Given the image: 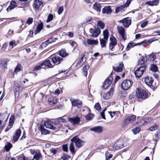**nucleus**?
<instances>
[{
    "label": "nucleus",
    "mask_w": 160,
    "mask_h": 160,
    "mask_svg": "<svg viewBox=\"0 0 160 160\" xmlns=\"http://www.w3.org/2000/svg\"><path fill=\"white\" fill-rule=\"evenodd\" d=\"M66 119L62 117L59 118L51 122L45 121L44 122V125L45 127L53 130H57L62 127V123L66 122Z\"/></svg>",
    "instance_id": "f257e3e1"
},
{
    "label": "nucleus",
    "mask_w": 160,
    "mask_h": 160,
    "mask_svg": "<svg viewBox=\"0 0 160 160\" xmlns=\"http://www.w3.org/2000/svg\"><path fill=\"white\" fill-rule=\"evenodd\" d=\"M146 91L141 88H137L136 90V96L138 98L145 99L148 97Z\"/></svg>",
    "instance_id": "f03ea898"
},
{
    "label": "nucleus",
    "mask_w": 160,
    "mask_h": 160,
    "mask_svg": "<svg viewBox=\"0 0 160 160\" xmlns=\"http://www.w3.org/2000/svg\"><path fill=\"white\" fill-rule=\"evenodd\" d=\"M103 38L100 39V44L102 48H105L109 35V33L107 29H105L103 31Z\"/></svg>",
    "instance_id": "7ed1b4c3"
},
{
    "label": "nucleus",
    "mask_w": 160,
    "mask_h": 160,
    "mask_svg": "<svg viewBox=\"0 0 160 160\" xmlns=\"http://www.w3.org/2000/svg\"><path fill=\"white\" fill-rule=\"evenodd\" d=\"M146 66L143 65L139 67L134 72L135 75L137 78H140L141 77L143 73L146 69Z\"/></svg>",
    "instance_id": "20e7f679"
},
{
    "label": "nucleus",
    "mask_w": 160,
    "mask_h": 160,
    "mask_svg": "<svg viewBox=\"0 0 160 160\" xmlns=\"http://www.w3.org/2000/svg\"><path fill=\"white\" fill-rule=\"evenodd\" d=\"M72 142H75L76 146L78 148L82 146L85 143V141L79 138L77 136L73 137L71 140Z\"/></svg>",
    "instance_id": "39448f33"
},
{
    "label": "nucleus",
    "mask_w": 160,
    "mask_h": 160,
    "mask_svg": "<svg viewBox=\"0 0 160 160\" xmlns=\"http://www.w3.org/2000/svg\"><path fill=\"white\" fill-rule=\"evenodd\" d=\"M132 82L129 80L124 81L121 84V88L124 90H128L132 85Z\"/></svg>",
    "instance_id": "423d86ee"
},
{
    "label": "nucleus",
    "mask_w": 160,
    "mask_h": 160,
    "mask_svg": "<svg viewBox=\"0 0 160 160\" xmlns=\"http://www.w3.org/2000/svg\"><path fill=\"white\" fill-rule=\"evenodd\" d=\"M14 92L15 93V97H18L19 95V92L22 90V88L20 87V85L17 82H14Z\"/></svg>",
    "instance_id": "0eeeda50"
},
{
    "label": "nucleus",
    "mask_w": 160,
    "mask_h": 160,
    "mask_svg": "<svg viewBox=\"0 0 160 160\" xmlns=\"http://www.w3.org/2000/svg\"><path fill=\"white\" fill-rule=\"evenodd\" d=\"M70 100L72 106L77 107L78 108H80L82 106V102L78 99H71Z\"/></svg>",
    "instance_id": "6e6552de"
},
{
    "label": "nucleus",
    "mask_w": 160,
    "mask_h": 160,
    "mask_svg": "<svg viewBox=\"0 0 160 160\" xmlns=\"http://www.w3.org/2000/svg\"><path fill=\"white\" fill-rule=\"evenodd\" d=\"M136 120V116L132 115L126 119L124 121V126H126L129 123H132Z\"/></svg>",
    "instance_id": "1a4fd4ad"
},
{
    "label": "nucleus",
    "mask_w": 160,
    "mask_h": 160,
    "mask_svg": "<svg viewBox=\"0 0 160 160\" xmlns=\"http://www.w3.org/2000/svg\"><path fill=\"white\" fill-rule=\"evenodd\" d=\"M131 19L129 17L124 18L119 21L120 22L122 23L123 26L126 28L128 27L131 25Z\"/></svg>",
    "instance_id": "9d476101"
},
{
    "label": "nucleus",
    "mask_w": 160,
    "mask_h": 160,
    "mask_svg": "<svg viewBox=\"0 0 160 160\" xmlns=\"http://www.w3.org/2000/svg\"><path fill=\"white\" fill-rule=\"evenodd\" d=\"M117 29L122 39L125 40L126 39V35L124 28L122 26H118Z\"/></svg>",
    "instance_id": "9b49d317"
},
{
    "label": "nucleus",
    "mask_w": 160,
    "mask_h": 160,
    "mask_svg": "<svg viewBox=\"0 0 160 160\" xmlns=\"http://www.w3.org/2000/svg\"><path fill=\"white\" fill-rule=\"evenodd\" d=\"M124 145L122 141L120 140L115 143L112 146L113 148L116 150L121 149L123 148Z\"/></svg>",
    "instance_id": "f8f14e48"
},
{
    "label": "nucleus",
    "mask_w": 160,
    "mask_h": 160,
    "mask_svg": "<svg viewBox=\"0 0 160 160\" xmlns=\"http://www.w3.org/2000/svg\"><path fill=\"white\" fill-rule=\"evenodd\" d=\"M68 121L73 125H77L79 123L81 120L78 117H74L72 118H69Z\"/></svg>",
    "instance_id": "ddd939ff"
},
{
    "label": "nucleus",
    "mask_w": 160,
    "mask_h": 160,
    "mask_svg": "<svg viewBox=\"0 0 160 160\" xmlns=\"http://www.w3.org/2000/svg\"><path fill=\"white\" fill-rule=\"evenodd\" d=\"M114 90V88H112L107 93L104 94L103 96L104 99L108 100L110 98L113 94Z\"/></svg>",
    "instance_id": "4468645a"
},
{
    "label": "nucleus",
    "mask_w": 160,
    "mask_h": 160,
    "mask_svg": "<svg viewBox=\"0 0 160 160\" xmlns=\"http://www.w3.org/2000/svg\"><path fill=\"white\" fill-rule=\"evenodd\" d=\"M62 60L63 59L58 56H55L52 58V62L56 65L59 64Z\"/></svg>",
    "instance_id": "2eb2a0df"
},
{
    "label": "nucleus",
    "mask_w": 160,
    "mask_h": 160,
    "mask_svg": "<svg viewBox=\"0 0 160 160\" xmlns=\"http://www.w3.org/2000/svg\"><path fill=\"white\" fill-rule=\"evenodd\" d=\"M8 61L7 59L0 58V67L1 68L5 69L7 68V62Z\"/></svg>",
    "instance_id": "dca6fc26"
},
{
    "label": "nucleus",
    "mask_w": 160,
    "mask_h": 160,
    "mask_svg": "<svg viewBox=\"0 0 160 160\" xmlns=\"http://www.w3.org/2000/svg\"><path fill=\"white\" fill-rule=\"evenodd\" d=\"M43 2L39 0H34L33 6L36 10H39V7L41 6Z\"/></svg>",
    "instance_id": "f3484780"
},
{
    "label": "nucleus",
    "mask_w": 160,
    "mask_h": 160,
    "mask_svg": "<svg viewBox=\"0 0 160 160\" xmlns=\"http://www.w3.org/2000/svg\"><path fill=\"white\" fill-rule=\"evenodd\" d=\"M112 76L109 77L107 79L103 85V88L104 89H106L110 86L112 83Z\"/></svg>",
    "instance_id": "a211bd4d"
},
{
    "label": "nucleus",
    "mask_w": 160,
    "mask_h": 160,
    "mask_svg": "<svg viewBox=\"0 0 160 160\" xmlns=\"http://www.w3.org/2000/svg\"><path fill=\"white\" fill-rule=\"evenodd\" d=\"M102 12L103 14H109L112 12V10L110 6H106L102 9Z\"/></svg>",
    "instance_id": "6ab92c4d"
},
{
    "label": "nucleus",
    "mask_w": 160,
    "mask_h": 160,
    "mask_svg": "<svg viewBox=\"0 0 160 160\" xmlns=\"http://www.w3.org/2000/svg\"><path fill=\"white\" fill-rule=\"evenodd\" d=\"M21 132V130L20 129H18L16 131L13 137V140L15 142L17 141L19 138Z\"/></svg>",
    "instance_id": "aec40b11"
},
{
    "label": "nucleus",
    "mask_w": 160,
    "mask_h": 160,
    "mask_svg": "<svg viewBox=\"0 0 160 160\" xmlns=\"http://www.w3.org/2000/svg\"><path fill=\"white\" fill-rule=\"evenodd\" d=\"M102 7L101 4L97 2H95L93 5V9L99 12L101 11Z\"/></svg>",
    "instance_id": "412c9836"
},
{
    "label": "nucleus",
    "mask_w": 160,
    "mask_h": 160,
    "mask_svg": "<svg viewBox=\"0 0 160 160\" xmlns=\"http://www.w3.org/2000/svg\"><path fill=\"white\" fill-rule=\"evenodd\" d=\"M123 67V64L122 62H121L118 66L113 67V69L116 72H120L122 71Z\"/></svg>",
    "instance_id": "4be33fe9"
},
{
    "label": "nucleus",
    "mask_w": 160,
    "mask_h": 160,
    "mask_svg": "<svg viewBox=\"0 0 160 160\" xmlns=\"http://www.w3.org/2000/svg\"><path fill=\"white\" fill-rule=\"evenodd\" d=\"M16 7V2L12 0L11 2L10 5L7 8V10L8 11H11Z\"/></svg>",
    "instance_id": "5701e85b"
},
{
    "label": "nucleus",
    "mask_w": 160,
    "mask_h": 160,
    "mask_svg": "<svg viewBox=\"0 0 160 160\" xmlns=\"http://www.w3.org/2000/svg\"><path fill=\"white\" fill-rule=\"evenodd\" d=\"M144 81L145 83L148 86H152L153 82V80L152 78L148 77H146L145 78Z\"/></svg>",
    "instance_id": "b1692460"
},
{
    "label": "nucleus",
    "mask_w": 160,
    "mask_h": 160,
    "mask_svg": "<svg viewBox=\"0 0 160 160\" xmlns=\"http://www.w3.org/2000/svg\"><path fill=\"white\" fill-rule=\"evenodd\" d=\"M90 130L93 131L94 132L99 133L102 131V128L100 126L95 127L93 128H91Z\"/></svg>",
    "instance_id": "393cba45"
},
{
    "label": "nucleus",
    "mask_w": 160,
    "mask_h": 160,
    "mask_svg": "<svg viewBox=\"0 0 160 160\" xmlns=\"http://www.w3.org/2000/svg\"><path fill=\"white\" fill-rule=\"evenodd\" d=\"M100 30L99 28L97 27H95L94 31L92 34L91 36L92 37H97L100 34Z\"/></svg>",
    "instance_id": "a878e982"
},
{
    "label": "nucleus",
    "mask_w": 160,
    "mask_h": 160,
    "mask_svg": "<svg viewBox=\"0 0 160 160\" xmlns=\"http://www.w3.org/2000/svg\"><path fill=\"white\" fill-rule=\"evenodd\" d=\"M39 130L42 134L46 135L50 133V131L43 128L42 125H41L39 127Z\"/></svg>",
    "instance_id": "bb28decb"
},
{
    "label": "nucleus",
    "mask_w": 160,
    "mask_h": 160,
    "mask_svg": "<svg viewBox=\"0 0 160 160\" xmlns=\"http://www.w3.org/2000/svg\"><path fill=\"white\" fill-rule=\"evenodd\" d=\"M159 3V0H153L151 1L147 2L146 3L149 5L152 6L157 5Z\"/></svg>",
    "instance_id": "cd10ccee"
},
{
    "label": "nucleus",
    "mask_w": 160,
    "mask_h": 160,
    "mask_svg": "<svg viewBox=\"0 0 160 160\" xmlns=\"http://www.w3.org/2000/svg\"><path fill=\"white\" fill-rule=\"evenodd\" d=\"M43 63V65H44L45 66H47L48 68H52L54 66V65H53L51 63L50 61L49 60H46Z\"/></svg>",
    "instance_id": "c85d7f7f"
},
{
    "label": "nucleus",
    "mask_w": 160,
    "mask_h": 160,
    "mask_svg": "<svg viewBox=\"0 0 160 160\" xmlns=\"http://www.w3.org/2000/svg\"><path fill=\"white\" fill-rule=\"evenodd\" d=\"M59 55L62 57H65L68 55V54L66 52V51L64 49H62L59 51Z\"/></svg>",
    "instance_id": "c756f323"
},
{
    "label": "nucleus",
    "mask_w": 160,
    "mask_h": 160,
    "mask_svg": "<svg viewBox=\"0 0 160 160\" xmlns=\"http://www.w3.org/2000/svg\"><path fill=\"white\" fill-rule=\"evenodd\" d=\"M110 43L113 45H116L117 44V40L112 35H111L110 37Z\"/></svg>",
    "instance_id": "7c9ffc66"
},
{
    "label": "nucleus",
    "mask_w": 160,
    "mask_h": 160,
    "mask_svg": "<svg viewBox=\"0 0 160 160\" xmlns=\"http://www.w3.org/2000/svg\"><path fill=\"white\" fill-rule=\"evenodd\" d=\"M138 121L137 122V124L139 126L146 125L144 118H141L139 120L138 119Z\"/></svg>",
    "instance_id": "2f4dec72"
},
{
    "label": "nucleus",
    "mask_w": 160,
    "mask_h": 160,
    "mask_svg": "<svg viewBox=\"0 0 160 160\" xmlns=\"http://www.w3.org/2000/svg\"><path fill=\"white\" fill-rule=\"evenodd\" d=\"M43 28V24L42 23L38 24L37 28L34 32L35 34H36L38 32H39Z\"/></svg>",
    "instance_id": "473e14b6"
},
{
    "label": "nucleus",
    "mask_w": 160,
    "mask_h": 160,
    "mask_svg": "<svg viewBox=\"0 0 160 160\" xmlns=\"http://www.w3.org/2000/svg\"><path fill=\"white\" fill-rule=\"evenodd\" d=\"M87 43L88 44H96L98 43V40H94L92 39H88L87 41Z\"/></svg>",
    "instance_id": "72a5a7b5"
},
{
    "label": "nucleus",
    "mask_w": 160,
    "mask_h": 160,
    "mask_svg": "<svg viewBox=\"0 0 160 160\" xmlns=\"http://www.w3.org/2000/svg\"><path fill=\"white\" fill-rule=\"evenodd\" d=\"M48 102L50 105L52 106L57 103V100L56 98H50L48 100Z\"/></svg>",
    "instance_id": "f704fd0d"
},
{
    "label": "nucleus",
    "mask_w": 160,
    "mask_h": 160,
    "mask_svg": "<svg viewBox=\"0 0 160 160\" xmlns=\"http://www.w3.org/2000/svg\"><path fill=\"white\" fill-rule=\"evenodd\" d=\"M12 145L10 142L6 143L4 146L5 150L7 152L9 151L12 148Z\"/></svg>",
    "instance_id": "c9c22d12"
},
{
    "label": "nucleus",
    "mask_w": 160,
    "mask_h": 160,
    "mask_svg": "<svg viewBox=\"0 0 160 160\" xmlns=\"http://www.w3.org/2000/svg\"><path fill=\"white\" fill-rule=\"evenodd\" d=\"M139 43H138L137 44L135 43L134 42H129L128 43L127 47V50H129L130 48L132 47H133L134 46L136 45H139Z\"/></svg>",
    "instance_id": "e433bc0d"
},
{
    "label": "nucleus",
    "mask_w": 160,
    "mask_h": 160,
    "mask_svg": "<svg viewBox=\"0 0 160 160\" xmlns=\"http://www.w3.org/2000/svg\"><path fill=\"white\" fill-rule=\"evenodd\" d=\"M145 58L144 57H142L140 58L138 60V64L141 66L143 65H146L145 64Z\"/></svg>",
    "instance_id": "4c0bfd02"
},
{
    "label": "nucleus",
    "mask_w": 160,
    "mask_h": 160,
    "mask_svg": "<svg viewBox=\"0 0 160 160\" xmlns=\"http://www.w3.org/2000/svg\"><path fill=\"white\" fill-rule=\"evenodd\" d=\"M125 8L123 5L117 7L115 9V13H118L119 12L121 11L123 9Z\"/></svg>",
    "instance_id": "58836bf2"
},
{
    "label": "nucleus",
    "mask_w": 160,
    "mask_h": 160,
    "mask_svg": "<svg viewBox=\"0 0 160 160\" xmlns=\"http://www.w3.org/2000/svg\"><path fill=\"white\" fill-rule=\"evenodd\" d=\"M150 69L154 72H157L158 70L157 66L154 64L151 65Z\"/></svg>",
    "instance_id": "ea45409f"
},
{
    "label": "nucleus",
    "mask_w": 160,
    "mask_h": 160,
    "mask_svg": "<svg viewBox=\"0 0 160 160\" xmlns=\"http://www.w3.org/2000/svg\"><path fill=\"white\" fill-rule=\"evenodd\" d=\"M17 45L16 41L14 40L11 41L9 43V48L12 49Z\"/></svg>",
    "instance_id": "a19ab883"
},
{
    "label": "nucleus",
    "mask_w": 160,
    "mask_h": 160,
    "mask_svg": "<svg viewBox=\"0 0 160 160\" xmlns=\"http://www.w3.org/2000/svg\"><path fill=\"white\" fill-rule=\"evenodd\" d=\"M14 122V117L13 115H12L10 118L9 123V126H12Z\"/></svg>",
    "instance_id": "79ce46f5"
},
{
    "label": "nucleus",
    "mask_w": 160,
    "mask_h": 160,
    "mask_svg": "<svg viewBox=\"0 0 160 160\" xmlns=\"http://www.w3.org/2000/svg\"><path fill=\"white\" fill-rule=\"evenodd\" d=\"M41 154L40 152H36L35 155L33 156V159L36 160H39L41 157Z\"/></svg>",
    "instance_id": "37998d69"
},
{
    "label": "nucleus",
    "mask_w": 160,
    "mask_h": 160,
    "mask_svg": "<svg viewBox=\"0 0 160 160\" xmlns=\"http://www.w3.org/2000/svg\"><path fill=\"white\" fill-rule=\"evenodd\" d=\"M94 116V114L92 113H90L85 117V118L87 121L91 120Z\"/></svg>",
    "instance_id": "c03bdc74"
},
{
    "label": "nucleus",
    "mask_w": 160,
    "mask_h": 160,
    "mask_svg": "<svg viewBox=\"0 0 160 160\" xmlns=\"http://www.w3.org/2000/svg\"><path fill=\"white\" fill-rule=\"evenodd\" d=\"M69 149L70 152L72 153H75V149L74 146V144L72 142L70 143L69 147Z\"/></svg>",
    "instance_id": "a18cd8bd"
},
{
    "label": "nucleus",
    "mask_w": 160,
    "mask_h": 160,
    "mask_svg": "<svg viewBox=\"0 0 160 160\" xmlns=\"http://www.w3.org/2000/svg\"><path fill=\"white\" fill-rule=\"evenodd\" d=\"M43 65V63L42 62L40 64H39V65H38L36 66L33 68V71H36L40 70L41 67Z\"/></svg>",
    "instance_id": "49530a36"
},
{
    "label": "nucleus",
    "mask_w": 160,
    "mask_h": 160,
    "mask_svg": "<svg viewBox=\"0 0 160 160\" xmlns=\"http://www.w3.org/2000/svg\"><path fill=\"white\" fill-rule=\"evenodd\" d=\"M85 56V54H83L82 55V57L79 59L78 62L77 63V66H78L81 65V64L83 62V58Z\"/></svg>",
    "instance_id": "de8ad7c7"
},
{
    "label": "nucleus",
    "mask_w": 160,
    "mask_h": 160,
    "mask_svg": "<svg viewBox=\"0 0 160 160\" xmlns=\"http://www.w3.org/2000/svg\"><path fill=\"white\" fill-rule=\"evenodd\" d=\"M140 128L139 127H137L132 130V132L135 134L138 133L140 131Z\"/></svg>",
    "instance_id": "09e8293b"
},
{
    "label": "nucleus",
    "mask_w": 160,
    "mask_h": 160,
    "mask_svg": "<svg viewBox=\"0 0 160 160\" xmlns=\"http://www.w3.org/2000/svg\"><path fill=\"white\" fill-rule=\"evenodd\" d=\"M56 39H57L55 38H50L48 39V40H46V42L48 43L49 44L55 42L56 40Z\"/></svg>",
    "instance_id": "8fccbe9b"
},
{
    "label": "nucleus",
    "mask_w": 160,
    "mask_h": 160,
    "mask_svg": "<svg viewBox=\"0 0 160 160\" xmlns=\"http://www.w3.org/2000/svg\"><path fill=\"white\" fill-rule=\"evenodd\" d=\"M98 26L102 29L104 28L105 25L104 24L102 21H98Z\"/></svg>",
    "instance_id": "3c124183"
},
{
    "label": "nucleus",
    "mask_w": 160,
    "mask_h": 160,
    "mask_svg": "<svg viewBox=\"0 0 160 160\" xmlns=\"http://www.w3.org/2000/svg\"><path fill=\"white\" fill-rule=\"evenodd\" d=\"M146 125L151 122L152 121L151 118L149 117H146L144 118Z\"/></svg>",
    "instance_id": "603ef678"
},
{
    "label": "nucleus",
    "mask_w": 160,
    "mask_h": 160,
    "mask_svg": "<svg viewBox=\"0 0 160 160\" xmlns=\"http://www.w3.org/2000/svg\"><path fill=\"white\" fill-rule=\"evenodd\" d=\"M20 66H21L20 64H18L17 65L14 70L15 72L17 73L18 72H19L21 71V68Z\"/></svg>",
    "instance_id": "864d4df0"
},
{
    "label": "nucleus",
    "mask_w": 160,
    "mask_h": 160,
    "mask_svg": "<svg viewBox=\"0 0 160 160\" xmlns=\"http://www.w3.org/2000/svg\"><path fill=\"white\" fill-rule=\"evenodd\" d=\"M53 19V16L52 14H49L47 20L46 21L47 22H49L51 21Z\"/></svg>",
    "instance_id": "5fc2aeb1"
},
{
    "label": "nucleus",
    "mask_w": 160,
    "mask_h": 160,
    "mask_svg": "<svg viewBox=\"0 0 160 160\" xmlns=\"http://www.w3.org/2000/svg\"><path fill=\"white\" fill-rule=\"evenodd\" d=\"M61 158L63 160H67L70 158V156L68 154H64L62 157Z\"/></svg>",
    "instance_id": "6e6d98bb"
},
{
    "label": "nucleus",
    "mask_w": 160,
    "mask_h": 160,
    "mask_svg": "<svg viewBox=\"0 0 160 160\" xmlns=\"http://www.w3.org/2000/svg\"><path fill=\"white\" fill-rule=\"evenodd\" d=\"M107 109V108H105L102 111L101 113H100V114H101V117H102V118L104 119H106V118L105 117V114H104V112Z\"/></svg>",
    "instance_id": "4d7b16f0"
},
{
    "label": "nucleus",
    "mask_w": 160,
    "mask_h": 160,
    "mask_svg": "<svg viewBox=\"0 0 160 160\" xmlns=\"http://www.w3.org/2000/svg\"><path fill=\"white\" fill-rule=\"evenodd\" d=\"M158 128V126L157 125H154L152 127H150L149 130L151 131L155 130Z\"/></svg>",
    "instance_id": "13d9d810"
},
{
    "label": "nucleus",
    "mask_w": 160,
    "mask_h": 160,
    "mask_svg": "<svg viewBox=\"0 0 160 160\" xmlns=\"http://www.w3.org/2000/svg\"><path fill=\"white\" fill-rule=\"evenodd\" d=\"M131 1L132 0H127L125 3L123 5V6L125 8L128 7Z\"/></svg>",
    "instance_id": "bf43d9fd"
},
{
    "label": "nucleus",
    "mask_w": 160,
    "mask_h": 160,
    "mask_svg": "<svg viewBox=\"0 0 160 160\" xmlns=\"http://www.w3.org/2000/svg\"><path fill=\"white\" fill-rule=\"evenodd\" d=\"M33 21V18H29L26 21V23L28 25L31 24Z\"/></svg>",
    "instance_id": "052dcab7"
},
{
    "label": "nucleus",
    "mask_w": 160,
    "mask_h": 160,
    "mask_svg": "<svg viewBox=\"0 0 160 160\" xmlns=\"http://www.w3.org/2000/svg\"><path fill=\"white\" fill-rule=\"evenodd\" d=\"M94 108L96 109L98 111L101 110V107H100V104L98 103H97L94 106Z\"/></svg>",
    "instance_id": "680f3d73"
},
{
    "label": "nucleus",
    "mask_w": 160,
    "mask_h": 160,
    "mask_svg": "<svg viewBox=\"0 0 160 160\" xmlns=\"http://www.w3.org/2000/svg\"><path fill=\"white\" fill-rule=\"evenodd\" d=\"M149 58L151 61L154 60L156 58V56L153 54H150L149 55Z\"/></svg>",
    "instance_id": "e2e57ef3"
},
{
    "label": "nucleus",
    "mask_w": 160,
    "mask_h": 160,
    "mask_svg": "<svg viewBox=\"0 0 160 160\" xmlns=\"http://www.w3.org/2000/svg\"><path fill=\"white\" fill-rule=\"evenodd\" d=\"M63 150L66 152L68 151V147L67 144H65L62 145Z\"/></svg>",
    "instance_id": "0e129e2a"
},
{
    "label": "nucleus",
    "mask_w": 160,
    "mask_h": 160,
    "mask_svg": "<svg viewBox=\"0 0 160 160\" xmlns=\"http://www.w3.org/2000/svg\"><path fill=\"white\" fill-rule=\"evenodd\" d=\"M63 11V8L62 7H60L58 11V14H60Z\"/></svg>",
    "instance_id": "69168bd1"
},
{
    "label": "nucleus",
    "mask_w": 160,
    "mask_h": 160,
    "mask_svg": "<svg viewBox=\"0 0 160 160\" xmlns=\"http://www.w3.org/2000/svg\"><path fill=\"white\" fill-rule=\"evenodd\" d=\"M48 44V43L46 42V41L45 42H44L42 43L41 44V47L42 48H44L46 47Z\"/></svg>",
    "instance_id": "338daca9"
},
{
    "label": "nucleus",
    "mask_w": 160,
    "mask_h": 160,
    "mask_svg": "<svg viewBox=\"0 0 160 160\" xmlns=\"http://www.w3.org/2000/svg\"><path fill=\"white\" fill-rule=\"evenodd\" d=\"M148 22V21H145L142 23L141 25V26L142 28H143L146 27Z\"/></svg>",
    "instance_id": "774afa93"
}]
</instances>
